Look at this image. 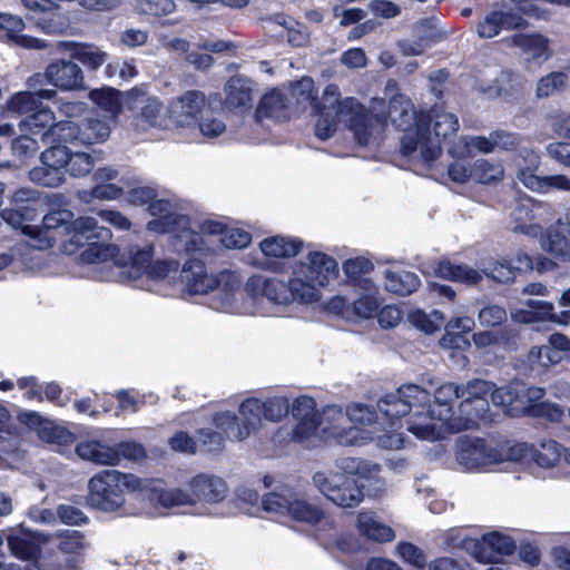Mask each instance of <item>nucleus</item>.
I'll list each match as a JSON object with an SVG mask.
<instances>
[{
	"mask_svg": "<svg viewBox=\"0 0 570 570\" xmlns=\"http://www.w3.org/2000/svg\"><path fill=\"white\" fill-rule=\"evenodd\" d=\"M493 383L471 380L464 385L446 383L430 393L416 385H402L380 403L384 414H410L407 431L423 441H436L476 425L488 410Z\"/></svg>",
	"mask_w": 570,
	"mask_h": 570,
	"instance_id": "1",
	"label": "nucleus"
},
{
	"mask_svg": "<svg viewBox=\"0 0 570 570\" xmlns=\"http://www.w3.org/2000/svg\"><path fill=\"white\" fill-rule=\"evenodd\" d=\"M289 99L297 107H311L317 116L315 135L322 140L331 138L337 130L338 124L346 125L355 140L363 146L377 142L386 128V119L376 112L383 106V100L374 98L370 110L365 109L353 97H341L337 85H327L318 99V91L311 77H302L287 85Z\"/></svg>",
	"mask_w": 570,
	"mask_h": 570,
	"instance_id": "2",
	"label": "nucleus"
},
{
	"mask_svg": "<svg viewBox=\"0 0 570 570\" xmlns=\"http://www.w3.org/2000/svg\"><path fill=\"white\" fill-rule=\"evenodd\" d=\"M338 276V264L322 252H309L291 265L287 282L276 277L254 275L249 277L243 291L236 292V304L247 306L254 314V302L266 298L275 305H313L322 297V288Z\"/></svg>",
	"mask_w": 570,
	"mask_h": 570,
	"instance_id": "3",
	"label": "nucleus"
},
{
	"mask_svg": "<svg viewBox=\"0 0 570 570\" xmlns=\"http://www.w3.org/2000/svg\"><path fill=\"white\" fill-rule=\"evenodd\" d=\"M393 126L403 131L401 151L409 157H420L423 161H432L441 154V141L455 135L459 130V119L455 115L441 107L430 111H416L413 102L403 94H396L390 101L387 117Z\"/></svg>",
	"mask_w": 570,
	"mask_h": 570,
	"instance_id": "4",
	"label": "nucleus"
},
{
	"mask_svg": "<svg viewBox=\"0 0 570 570\" xmlns=\"http://www.w3.org/2000/svg\"><path fill=\"white\" fill-rule=\"evenodd\" d=\"M28 230L32 234V248L48 249L61 239V249L68 255L76 254L85 245L112 237L110 229L99 226L96 218L81 216L73 219V214L67 209L47 214L41 225Z\"/></svg>",
	"mask_w": 570,
	"mask_h": 570,
	"instance_id": "5",
	"label": "nucleus"
},
{
	"mask_svg": "<svg viewBox=\"0 0 570 570\" xmlns=\"http://www.w3.org/2000/svg\"><path fill=\"white\" fill-rule=\"evenodd\" d=\"M380 472L377 464L356 458H342L334 468L317 471L313 475L316 489L332 503L342 508H353L363 500L362 488L354 476L375 479Z\"/></svg>",
	"mask_w": 570,
	"mask_h": 570,
	"instance_id": "6",
	"label": "nucleus"
},
{
	"mask_svg": "<svg viewBox=\"0 0 570 570\" xmlns=\"http://www.w3.org/2000/svg\"><path fill=\"white\" fill-rule=\"evenodd\" d=\"M228 494L227 483L219 476L199 473L193 476L185 488H153L151 500H157L165 508L193 507L196 515L209 513V505L225 500Z\"/></svg>",
	"mask_w": 570,
	"mask_h": 570,
	"instance_id": "7",
	"label": "nucleus"
},
{
	"mask_svg": "<svg viewBox=\"0 0 570 570\" xmlns=\"http://www.w3.org/2000/svg\"><path fill=\"white\" fill-rule=\"evenodd\" d=\"M184 289L191 295H203L216 291L219 303L217 308L228 313H249L247 306L236 304V292L239 289L240 276L230 271H223L217 275L208 274L200 261H189L184 264L179 274Z\"/></svg>",
	"mask_w": 570,
	"mask_h": 570,
	"instance_id": "8",
	"label": "nucleus"
},
{
	"mask_svg": "<svg viewBox=\"0 0 570 570\" xmlns=\"http://www.w3.org/2000/svg\"><path fill=\"white\" fill-rule=\"evenodd\" d=\"M154 190L141 187L129 193V203L135 206L149 204L148 210L154 218L148 222L147 229L158 234H174V242L183 243L187 248L199 246V236L190 232L189 219L177 213L176 207L166 199H154Z\"/></svg>",
	"mask_w": 570,
	"mask_h": 570,
	"instance_id": "9",
	"label": "nucleus"
},
{
	"mask_svg": "<svg viewBox=\"0 0 570 570\" xmlns=\"http://www.w3.org/2000/svg\"><path fill=\"white\" fill-rule=\"evenodd\" d=\"M81 264L111 263L124 281H138L146 276L154 261L153 246L131 248L128 256L120 255L119 248L109 240L94 242L79 256Z\"/></svg>",
	"mask_w": 570,
	"mask_h": 570,
	"instance_id": "10",
	"label": "nucleus"
},
{
	"mask_svg": "<svg viewBox=\"0 0 570 570\" xmlns=\"http://www.w3.org/2000/svg\"><path fill=\"white\" fill-rule=\"evenodd\" d=\"M88 502L104 511H118L126 502V494L142 491L146 484L134 474L105 470L95 474L88 484Z\"/></svg>",
	"mask_w": 570,
	"mask_h": 570,
	"instance_id": "11",
	"label": "nucleus"
},
{
	"mask_svg": "<svg viewBox=\"0 0 570 570\" xmlns=\"http://www.w3.org/2000/svg\"><path fill=\"white\" fill-rule=\"evenodd\" d=\"M530 451L525 443L491 446L481 439H462L456 450L458 463L468 471H488L503 462H519Z\"/></svg>",
	"mask_w": 570,
	"mask_h": 570,
	"instance_id": "12",
	"label": "nucleus"
},
{
	"mask_svg": "<svg viewBox=\"0 0 570 570\" xmlns=\"http://www.w3.org/2000/svg\"><path fill=\"white\" fill-rule=\"evenodd\" d=\"M262 508L268 513L285 517L309 527L332 524V521L320 505L297 498L287 488L265 494L262 498Z\"/></svg>",
	"mask_w": 570,
	"mask_h": 570,
	"instance_id": "13",
	"label": "nucleus"
},
{
	"mask_svg": "<svg viewBox=\"0 0 570 570\" xmlns=\"http://www.w3.org/2000/svg\"><path fill=\"white\" fill-rule=\"evenodd\" d=\"M371 439V432L350 425L347 409L331 404L320 411L317 443L325 440L341 445H363Z\"/></svg>",
	"mask_w": 570,
	"mask_h": 570,
	"instance_id": "14",
	"label": "nucleus"
},
{
	"mask_svg": "<svg viewBox=\"0 0 570 570\" xmlns=\"http://www.w3.org/2000/svg\"><path fill=\"white\" fill-rule=\"evenodd\" d=\"M190 232L200 238V244L196 248H187L183 243L174 242L176 250L185 252H212L215 250L217 243L227 249H242L247 247L252 242L248 232L237 227H226L219 222L205 220L199 226V232L190 228Z\"/></svg>",
	"mask_w": 570,
	"mask_h": 570,
	"instance_id": "15",
	"label": "nucleus"
},
{
	"mask_svg": "<svg viewBox=\"0 0 570 570\" xmlns=\"http://www.w3.org/2000/svg\"><path fill=\"white\" fill-rule=\"evenodd\" d=\"M292 416L296 424L291 432L279 430L276 434L278 441L288 439L305 446L317 444V420L320 411H316V402L309 396L297 397L291 409Z\"/></svg>",
	"mask_w": 570,
	"mask_h": 570,
	"instance_id": "16",
	"label": "nucleus"
},
{
	"mask_svg": "<svg viewBox=\"0 0 570 570\" xmlns=\"http://www.w3.org/2000/svg\"><path fill=\"white\" fill-rule=\"evenodd\" d=\"M38 193L31 188H20L10 198V206L2 209L1 218L14 229L28 237L27 245L32 247V234L28 229H36L30 223L38 217L36 202Z\"/></svg>",
	"mask_w": 570,
	"mask_h": 570,
	"instance_id": "17",
	"label": "nucleus"
},
{
	"mask_svg": "<svg viewBox=\"0 0 570 570\" xmlns=\"http://www.w3.org/2000/svg\"><path fill=\"white\" fill-rule=\"evenodd\" d=\"M67 160L66 146L60 144L51 146L41 154V164L29 171L30 180L43 187H59L66 180Z\"/></svg>",
	"mask_w": 570,
	"mask_h": 570,
	"instance_id": "18",
	"label": "nucleus"
},
{
	"mask_svg": "<svg viewBox=\"0 0 570 570\" xmlns=\"http://www.w3.org/2000/svg\"><path fill=\"white\" fill-rule=\"evenodd\" d=\"M125 106L130 110H138L136 116L138 129L167 127V117L163 114L161 102L157 97L147 95L142 89L132 88L127 91Z\"/></svg>",
	"mask_w": 570,
	"mask_h": 570,
	"instance_id": "19",
	"label": "nucleus"
},
{
	"mask_svg": "<svg viewBox=\"0 0 570 570\" xmlns=\"http://www.w3.org/2000/svg\"><path fill=\"white\" fill-rule=\"evenodd\" d=\"M51 132L58 134L59 139L63 142L79 141L85 145H92L107 140L111 129L106 121L89 118L82 124L81 128L72 121H59Z\"/></svg>",
	"mask_w": 570,
	"mask_h": 570,
	"instance_id": "20",
	"label": "nucleus"
},
{
	"mask_svg": "<svg viewBox=\"0 0 570 570\" xmlns=\"http://www.w3.org/2000/svg\"><path fill=\"white\" fill-rule=\"evenodd\" d=\"M478 541H468L470 554L484 563L498 562L502 557L512 554L517 548L515 540L500 531L483 534Z\"/></svg>",
	"mask_w": 570,
	"mask_h": 570,
	"instance_id": "21",
	"label": "nucleus"
},
{
	"mask_svg": "<svg viewBox=\"0 0 570 570\" xmlns=\"http://www.w3.org/2000/svg\"><path fill=\"white\" fill-rule=\"evenodd\" d=\"M395 392H393L394 394ZM392 395V393L386 394L384 397L380 399L377 402V413H374L370 406L361 404V403H353L350 404L347 409V415L350 420L351 426H357L362 431H368L371 432L372 439L370 441H373L374 434L379 431V426H384L385 424L392 426L395 424V421L401 417L405 419V424L407 425V421L410 419V414H402L400 416L394 415H387L384 414L380 409V403L385 400L387 396Z\"/></svg>",
	"mask_w": 570,
	"mask_h": 570,
	"instance_id": "22",
	"label": "nucleus"
},
{
	"mask_svg": "<svg viewBox=\"0 0 570 570\" xmlns=\"http://www.w3.org/2000/svg\"><path fill=\"white\" fill-rule=\"evenodd\" d=\"M205 106L206 96L202 91L189 90L169 104L168 118L177 127L189 128L197 122Z\"/></svg>",
	"mask_w": 570,
	"mask_h": 570,
	"instance_id": "23",
	"label": "nucleus"
},
{
	"mask_svg": "<svg viewBox=\"0 0 570 570\" xmlns=\"http://www.w3.org/2000/svg\"><path fill=\"white\" fill-rule=\"evenodd\" d=\"M46 81L62 91L85 89L82 69L76 62L67 59H57L47 66Z\"/></svg>",
	"mask_w": 570,
	"mask_h": 570,
	"instance_id": "24",
	"label": "nucleus"
},
{
	"mask_svg": "<svg viewBox=\"0 0 570 570\" xmlns=\"http://www.w3.org/2000/svg\"><path fill=\"white\" fill-rule=\"evenodd\" d=\"M541 247L553 257L570 261V205L541 239Z\"/></svg>",
	"mask_w": 570,
	"mask_h": 570,
	"instance_id": "25",
	"label": "nucleus"
},
{
	"mask_svg": "<svg viewBox=\"0 0 570 570\" xmlns=\"http://www.w3.org/2000/svg\"><path fill=\"white\" fill-rule=\"evenodd\" d=\"M50 539V534L31 532L21 528L11 532L7 537V542L11 554L16 558L36 561L41 554V546L48 543Z\"/></svg>",
	"mask_w": 570,
	"mask_h": 570,
	"instance_id": "26",
	"label": "nucleus"
},
{
	"mask_svg": "<svg viewBox=\"0 0 570 570\" xmlns=\"http://www.w3.org/2000/svg\"><path fill=\"white\" fill-rule=\"evenodd\" d=\"M527 21L513 10H495L488 13L476 26V33L481 39H491L501 30L523 29Z\"/></svg>",
	"mask_w": 570,
	"mask_h": 570,
	"instance_id": "27",
	"label": "nucleus"
},
{
	"mask_svg": "<svg viewBox=\"0 0 570 570\" xmlns=\"http://www.w3.org/2000/svg\"><path fill=\"white\" fill-rule=\"evenodd\" d=\"M543 207V203L531 197L522 199L511 212V229L531 237L541 233V225L537 220V212Z\"/></svg>",
	"mask_w": 570,
	"mask_h": 570,
	"instance_id": "28",
	"label": "nucleus"
},
{
	"mask_svg": "<svg viewBox=\"0 0 570 570\" xmlns=\"http://www.w3.org/2000/svg\"><path fill=\"white\" fill-rule=\"evenodd\" d=\"M58 124L55 112L49 107L40 106L31 115L26 116L19 126L22 131L31 135L41 134L45 142H63L58 134L51 132Z\"/></svg>",
	"mask_w": 570,
	"mask_h": 570,
	"instance_id": "29",
	"label": "nucleus"
},
{
	"mask_svg": "<svg viewBox=\"0 0 570 570\" xmlns=\"http://www.w3.org/2000/svg\"><path fill=\"white\" fill-rule=\"evenodd\" d=\"M511 47L520 49L528 60L546 61L550 57L549 39L540 33H515L505 39Z\"/></svg>",
	"mask_w": 570,
	"mask_h": 570,
	"instance_id": "30",
	"label": "nucleus"
},
{
	"mask_svg": "<svg viewBox=\"0 0 570 570\" xmlns=\"http://www.w3.org/2000/svg\"><path fill=\"white\" fill-rule=\"evenodd\" d=\"M6 22H1L0 30L4 32V40L24 49L42 50L47 48V42L39 38L23 35L26 23L19 16L6 13Z\"/></svg>",
	"mask_w": 570,
	"mask_h": 570,
	"instance_id": "31",
	"label": "nucleus"
},
{
	"mask_svg": "<svg viewBox=\"0 0 570 570\" xmlns=\"http://www.w3.org/2000/svg\"><path fill=\"white\" fill-rule=\"evenodd\" d=\"M238 412L239 425H237V429H233L232 436L237 441H242L262 426L263 402L257 399H247L240 403Z\"/></svg>",
	"mask_w": 570,
	"mask_h": 570,
	"instance_id": "32",
	"label": "nucleus"
},
{
	"mask_svg": "<svg viewBox=\"0 0 570 570\" xmlns=\"http://www.w3.org/2000/svg\"><path fill=\"white\" fill-rule=\"evenodd\" d=\"M225 104L229 110L243 112L253 105V82L243 77H233L225 85Z\"/></svg>",
	"mask_w": 570,
	"mask_h": 570,
	"instance_id": "33",
	"label": "nucleus"
},
{
	"mask_svg": "<svg viewBox=\"0 0 570 570\" xmlns=\"http://www.w3.org/2000/svg\"><path fill=\"white\" fill-rule=\"evenodd\" d=\"M355 527L360 534L367 540L391 542L395 539L394 530L371 511H360L356 517Z\"/></svg>",
	"mask_w": 570,
	"mask_h": 570,
	"instance_id": "34",
	"label": "nucleus"
},
{
	"mask_svg": "<svg viewBox=\"0 0 570 570\" xmlns=\"http://www.w3.org/2000/svg\"><path fill=\"white\" fill-rule=\"evenodd\" d=\"M58 46L70 52L72 59L81 62L87 69L97 70L107 60V53L91 43L60 41Z\"/></svg>",
	"mask_w": 570,
	"mask_h": 570,
	"instance_id": "35",
	"label": "nucleus"
},
{
	"mask_svg": "<svg viewBox=\"0 0 570 570\" xmlns=\"http://www.w3.org/2000/svg\"><path fill=\"white\" fill-rule=\"evenodd\" d=\"M449 153L458 158L470 157L476 153L484 155L493 154L491 132L489 135L463 136L449 148Z\"/></svg>",
	"mask_w": 570,
	"mask_h": 570,
	"instance_id": "36",
	"label": "nucleus"
},
{
	"mask_svg": "<svg viewBox=\"0 0 570 570\" xmlns=\"http://www.w3.org/2000/svg\"><path fill=\"white\" fill-rule=\"evenodd\" d=\"M303 248V242L297 238L273 236L259 243V249L268 258H289L296 256Z\"/></svg>",
	"mask_w": 570,
	"mask_h": 570,
	"instance_id": "37",
	"label": "nucleus"
},
{
	"mask_svg": "<svg viewBox=\"0 0 570 570\" xmlns=\"http://www.w3.org/2000/svg\"><path fill=\"white\" fill-rule=\"evenodd\" d=\"M540 165V155L531 148L519 150L514 158L515 177L529 190L532 179H539L540 177L537 175Z\"/></svg>",
	"mask_w": 570,
	"mask_h": 570,
	"instance_id": "38",
	"label": "nucleus"
},
{
	"mask_svg": "<svg viewBox=\"0 0 570 570\" xmlns=\"http://www.w3.org/2000/svg\"><path fill=\"white\" fill-rule=\"evenodd\" d=\"M77 454L83 459L101 465L118 464V454L115 446L104 444L99 441H83L76 448Z\"/></svg>",
	"mask_w": 570,
	"mask_h": 570,
	"instance_id": "39",
	"label": "nucleus"
},
{
	"mask_svg": "<svg viewBox=\"0 0 570 570\" xmlns=\"http://www.w3.org/2000/svg\"><path fill=\"white\" fill-rule=\"evenodd\" d=\"M505 175V168L499 160L479 158L472 164V179L481 185H497Z\"/></svg>",
	"mask_w": 570,
	"mask_h": 570,
	"instance_id": "40",
	"label": "nucleus"
},
{
	"mask_svg": "<svg viewBox=\"0 0 570 570\" xmlns=\"http://www.w3.org/2000/svg\"><path fill=\"white\" fill-rule=\"evenodd\" d=\"M435 274L442 278L465 285H475L483 278V273L468 265H455L450 262H440Z\"/></svg>",
	"mask_w": 570,
	"mask_h": 570,
	"instance_id": "41",
	"label": "nucleus"
},
{
	"mask_svg": "<svg viewBox=\"0 0 570 570\" xmlns=\"http://www.w3.org/2000/svg\"><path fill=\"white\" fill-rule=\"evenodd\" d=\"M286 107L287 104L284 94L278 89H273L262 97L256 108V119L263 120L264 118H285Z\"/></svg>",
	"mask_w": 570,
	"mask_h": 570,
	"instance_id": "42",
	"label": "nucleus"
},
{
	"mask_svg": "<svg viewBox=\"0 0 570 570\" xmlns=\"http://www.w3.org/2000/svg\"><path fill=\"white\" fill-rule=\"evenodd\" d=\"M420 279L416 274L407 271H386L385 288L397 295H409L417 289Z\"/></svg>",
	"mask_w": 570,
	"mask_h": 570,
	"instance_id": "43",
	"label": "nucleus"
},
{
	"mask_svg": "<svg viewBox=\"0 0 570 570\" xmlns=\"http://www.w3.org/2000/svg\"><path fill=\"white\" fill-rule=\"evenodd\" d=\"M527 306L533 308L535 323L552 322L560 325H567L570 321V312L554 313L552 303L541 299H528Z\"/></svg>",
	"mask_w": 570,
	"mask_h": 570,
	"instance_id": "44",
	"label": "nucleus"
},
{
	"mask_svg": "<svg viewBox=\"0 0 570 570\" xmlns=\"http://www.w3.org/2000/svg\"><path fill=\"white\" fill-rule=\"evenodd\" d=\"M41 104L38 102V97L32 91H19L12 95L6 104L7 111H2V117L7 112H13L19 116L31 115Z\"/></svg>",
	"mask_w": 570,
	"mask_h": 570,
	"instance_id": "45",
	"label": "nucleus"
},
{
	"mask_svg": "<svg viewBox=\"0 0 570 570\" xmlns=\"http://www.w3.org/2000/svg\"><path fill=\"white\" fill-rule=\"evenodd\" d=\"M89 98L112 117H116L120 112L122 105L125 106V100H121L120 92L112 88L91 90Z\"/></svg>",
	"mask_w": 570,
	"mask_h": 570,
	"instance_id": "46",
	"label": "nucleus"
},
{
	"mask_svg": "<svg viewBox=\"0 0 570 570\" xmlns=\"http://www.w3.org/2000/svg\"><path fill=\"white\" fill-rule=\"evenodd\" d=\"M87 547L86 537L80 531L67 530L59 534L58 550L73 559L81 556Z\"/></svg>",
	"mask_w": 570,
	"mask_h": 570,
	"instance_id": "47",
	"label": "nucleus"
},
{
	"mask_svg": "<svg viewBox=\"0 0 570 570\" xmlns=\"http://www.w3.org/2000/svg\"><path fill=\"white\" fill-rule=\"evenodd\" d=\"M530 190L538 194H548L551 190L570 193V177L566 175L540 176L532 179Z\"/></svg>",
	"mask_w": 570,
	"mask_h": 570,
	"instance_id": "48",
	"label": "nucleus"
},
{
	"mask_svg": "<svg viewBox=\"0 0 570 570\" xmlns=\"http://www.w3.org/2000/svg\"><path fill=\"white\" fill-rule=\"evenodd\" d=\"M402 419L395 421V424L390 426H379V431L374 434V439L377 445L385 450H399L403 448L405 439L403 433L397 432L394 428L400 423L402 425Z\"/></svg>",
	"mask_w": 570,
	"mask_h": 570,
	"instance_id": "49",
	"label": "nucleus"
},
{
	"mask_svg": "<svg viewBox=\"0 0 570 570\" xmlns=\"http://www.w3.org/2000/svg\"><path fill=\"white\" fill-rule=\"evenodd\" d=\"M568 76L562 71H552L540 78L537 83V97L548 98L566 88Z\"/></svg>",
	"mask_w": 570,
	"mask_h": 570,
	"instance_id": "50",
	"label": "nucleus"
},
{
	"mask_svg": "<svg viewBox=\"0 0 570 570\" xmlns=\"http://www.w3.org/2000/svg\"><path fill=\"white\" fill-rule=\"evenodd\" d=\"M521 87V80L518 75L511 71H503L495 79L493 86H489L487 88H482V90L488 94L489 97H497L500 95H509L512 91L519 89Z\"/></svg>",
	"mask_w": 570,
	"mask_h": 570,
	"instance_id": "51",
	"label": "nucleus"
},
{
	"mask_svg": "<svg viewBox=\"0 0 570 570\" xmlns=\"http://www.w3.org/2000/svg\"><path fill=\"white\" fill-rule=\"evenodd\" d=\"M561 455V446L553 440H547L534 451L533 459L538 465L551 468L560 461Z\"/></svg>",
	"mask_w": 570,
	"mask_h": 570,
	"instance_id": "52",
	"label": "nucleus"
},
{
	"mask_svg": "<svg viewBox=\"0 0 570 570\" xmlns=\"http://www.w3.org/2000/svg\"><path fill=\"white\" fill-rule=\"evenodd\" d=\"M39 438L52 444L67 445L73 442L71 432L62 426L56 425L50 421L45 422L39 429Z\"/></svg>",
	"mask_w": 570,
	"mask_h": 570,
	"instance_id": "53",
	"label": "nucleus"
},
{
	"mask_svg": "<svg viewBox=\"0 0 570 570\" xmlns=\"http://www.w3.org/2000/svg\"><path fill=\"white\" fill-rule=\"evenodd\" d=\"M409 321L416 328L426 334H431L440 328L443 323V315L439 312L428 315L423 311L416 309L409 314Z\"/></svg>",
	"mask_w": 570,
	"mask_h": 570,
	"instance_id": "54",
	"label": "nucleus"
},
{
	"mask_svg": "<svg viewBox=\"0 0 570 570\" xmlns=\"http://www.w3.org/2000/svg\"><path fill=\"white\" fill-rule=\"evenodd\" d=\"M379 306L380 302L376 291L361 296L352 304V321L372 317L377 312Z\"/></svg>",
	"mask_w": 570,
	"mask_h": 570,
	"instance_id": "55",
	"label": "nucleus"
},
{
	"mask_svg": "<svg viewBox=\"0 0 570 570\" xmlns=\"http://www.w3.org/2000/svg\"><path fill=\"white\" fill-rule=\"evenodd\" d=\"M286 30V38L289 45L294 47H303L309 40L308 29L301 22L291 18H282L278 21Z\"/></svg>",
	"mask_w": 570,
	"mask_h": 570,
	"instance_id": "56",
	"label": "nucleus"
},
{
	"mask_svg": "<svg viewBox=\"0 0 570 570\" xmlns=\"http://www.w3.org/2000/svg\"><path fill=\"white\" fill-rule=\"evenodd\" d=\"M94 158L87 153H70L68 150V160L66 173L73 177H81L90 173L94 167Z\"/></svg>",
	"mask_w": 570,
	"mask_h": 570,
	"instance_id": "57",
	"label": "nucleus"
},
{
	"mask_svg": "<svg viewBox=\"0 0 570 570\" xmlns=\"http://www.w3.org/2000/svg\"><path fill=\"white\" fill-rule=\"evenodd\" d=\"M528 356L530 362L538 363L543 367L559 364L563 360V355L559 354L549 343L548 345L533 346Z\"/></svg>",
	"mask_w": 570,
	"mask_h": 570,
	"instance_id": "58",
	"label": "nucleus"
},
{
	"mask_svg": "<svg viewBox=\"0 0 570 570\" xmlns=\"http://www.w3.org/2000/svg\"><path fill=\"white\" fill-rule=\"evenodd\" d=\"M494 153L513 151L518 149L521 137L519 134L505 129H495L491 131Z\"/></svg>",
	"mask_w": 570,
	"mask_h": 570,
	"instance_id": "59",
	"label": "nucleus"
},
{
	"mask_svg": "<svg viewBox=\"0 0 570 570\" xmlns=\"http://www.w3.org/2000/svg\"><path fill=\"white\" fill-rule=\"evenodd\" d=\"M482 273L500 283L513 281L515 277L512 263L508 259H499L490 263Z\"/></svg>",
	"mask_w": 570,
	"mask_h": 570,
	"instance_id": "60",
	"label": "nucleus"
},
{
	"mask_svg": "<svg viewBox=\"0 0 570 570\" xmlns=\"http://www.w3.org/2000/svg\"><path fill=\"white\" fill-rule=\"evenodd\" d=\"M37 26L49 35L63 33L68 28L66 17L58 11L47 12V17L39 19Z\"/></svg>",
	"mask_w": 570,
	"mask_h": 570,
	"instance_id": "61",
	"label": "nucleus"
},
{
	"mask_svg": "<svg viewBox=\"0 0 570 570\" xmlns=\"http://www.w3.org/2000/svg\"><path fill=\"white\" fill-rule=\"evenodd\" d=\"M263 419L271 422H278L288 413L289 404L284 397H274L263 402Z\"/></svg>",
	"mask_w": 570,
	"mask_h": 570,
	"instance_id": "62",
	"label": "nucleus"
},
{
	"mask_svg": "<svg viewBox=\"0 0 570 570\" xmlns=\"http://www.w3.org/2000/svg\"><path fill=\"white\" fill-rule=\"evenodd\" d=\"M396 554L406 563L421 568L425 562L423 551L411 542H400L395 547Z\"/></svg>",
	"mask_w": 570,
	"mask_h": 570,
	"instance_id": "63",
	"label": "nucleus"
},
{
	"mask_svg": "<svg viewBox=\"0 0 570 570\" xmlns=\"http://www.w3.org/2000/svg\"><path fill=\"white\" fill-rule=\"evenodd\" d=\"M507 318V312L503 307L498 305H490L483 307L479 314L478 320L482 326H498Z\"/></svg>",
	"mask_w": 570,
	"mask_h": 570,
	"instance_id": "64",
	"label": "nucleus"
}]
</instances>
